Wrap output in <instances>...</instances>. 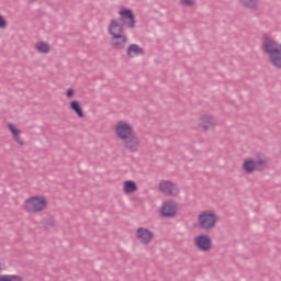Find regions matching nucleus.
Here are the masks:
<instances>
[{
  "label": "nucleus",
  "mask_w": 281,
  "mask_h": 281,
  "mask_svg": "<svg viewBox=\"0 0 281 281\" xmlns=\"http://www.w3.org/2000/svg\"><path fill=\"white\" fill-rule=\"evenodd\" d=\"M115 135L124 144V148L130 153L139 150V137L134 134L133 126L125 121H119L114 127Z\"/></svg>",
  "instance_id": "obj_1"
},
{
  "label": "nucleus",
  "mask_w": 281,
  "mask_h": 281,
  "mask_svg": "<svg viewBox=\"0 0 281 281\" xmlns=\"http://www.w3.org/2000/svg\"><path fill=\"white\" fill-rule=\"evenodd\" d=\"M121 19L120 20H111L110 25L108 27V32L110 36H120L124 32V24L121 23L122 21L125 22L126 26L130 27V30H133L135 27V14L131 9H122L119 12Z\"/></svg>",
  "instance_id": "obj_2"
},
{
  "label": "nucleus",
  "mask_w": 281,
  "mask_h": 281,
  "mask_svg": "<svg viewBox=\"0 0 281 281\" xmlns=\"http://www.w3.org/2000/svg\"><path fill=\"white\" fill-rule=\"evenodd\" d=\"M262 50L268 54L271 65L281 69V44L279 45L273 40H266L262 44Z\"/></svg>",
  "instance_id": "obj_3"
},
{
  "label": "nucleus",
  "mask_w": 281,
  "mask_h": 281,
  "mask_svg": "<svg viewBox=\"0 0 281 281\" xmlns=\"http://www.w3.org/2000/svg\"><path fill=\"white\" fill-rule=\"evenodd\" d=\"M24 210L29 214H38L47 209V199L44 195H33L24 201Z\"/></svg>",
  "instance_id": "obj_4"
},
{
  "label": "nucleus",
  "mask_w": 281,
  "mask_h": 281,
  "mask_svg": "<svg viewBox=\"0 0 281 281\" xmlns=\"http://www.w3.org/2000/svg\"><path fill=\"white\" fill-rule=\"evenodd\" d=\"M216 223H218V217L214 211H203L198 216L199 227L200 229H204V232L214 229L216 227Z\"/></svg>",
  "instance_id": "obj_5"
},
{
  "label": "nucleus",
  "mask_w": 281,
  "mask_h": 281,
  "mask_svg": "<svg viewBox=\"0 0 281 281\" xmlns=\"http://www.w3.org/2000/svg\"><path fill=\"white\" fill-rule=\"evenodd\" d=\"M158 190L165 196H177L179 194V187L172 181L161 180L158 184Z\"/></svg>",
  "instance_id": "obj_6"
},
{
  "label": "nucleus",
  "mask_w": 281,
  "mask_h": 281,
  "mask_svg": "<svg viewBox=\"0 0 281 281\" xmlns=\"http://www.w3.org/2000/svg\"><path fill=\"white\" fill-rule=\"evenodd\" d=\"M135 237L140 245H150L155 238V234L148 228L139 227L136 229Z\"/></svg>",
  "instance_id": "obj_7"
},
{
  "label": "nucleus",
  "mask_w": 281,
  "mask_h": 281,
  "mask_svg": "<svg viewBox=\"0 0 281 281\" xmlns=\"http://www.w3.org/2000/svg\"><path fill=\"white\" fill-rule=\"evenodd\" d=\"M193 243L200 251L207 252L212 249V239L207 235H200L193 239Z\"/></svg>",
  "instance_id": "obj_8"
},
{
  "label": "nucleus",
  "mask_w": 281,
  "mask_h": 281,
  "mask_svg": "<svg viewBox=\"0 0 281 281\" xmlns=\"http://www.w3.org/2000/svg\"><path fill=\"white\" fill-rule=\"evenodd\" d=\"M179 210V205H177V202L175 201H167L161 206V214L165 216V218H172L177 214Z\"/></svg>",
  "instance_id": "obj_9"
},
{
  "label": "nucleus",
  "mask_w": 281,
  "mask_h": 281,
  "mask_svg": "<svg viewBox=\"0 0 281 281\" xmlns=\"http://www.w3.org/2000/svg\"><path fill=\"white\" fill-rule=\"evenodd\" d=\"M126 43H128L126 35H114L110 40L111 47L119 50L125 49Z\"/></svg>",
  "instance_id": "obj_10"
},
{
  "label": "nucleus",
  "mask_w": 281,
  "mask_h": 281,
  "mask_svg": "<svg viewBox=\"0 0 281 281\" xmlns=\"http://www.w3.org/2000/svg\"><path fill=\"white\" fill-rule=\"evenodd\" d=\"M200 126H202L204 131H210V128H214V126H216V119L211 115H203L200 119Z\"/></svg>",
  "instance_id": "obj_11"
},
{
  "label": "nucleus",
  "mask_w": 281,
  "mask_h": 281,
  "mask_svg": "<svg viewBox=\"0 0 281 281\" xmlns=\"http://www.w3.org/2000/svg\"><path fill=\"white\" fill-rule=\"evenodd\" d=\"M128 58H135V56H144V48L139 47L137 44H132L127 47Z\"/></svg>",
  "instance_id": "obj_12"
},
{
  "label": "nucleus",
  "mask_w": 281,
  "mask_h": 281,
  "mask_svg": "<svg viewBox=\"0 0 281 281\" xmlns=\"http://www.w3.org/2000/svg\"><path fill=\"white\" fill-rule=\"evenodd\" d=\"M239 3L241 8H245L246 10H250L251 12H256V10H258L260 0H239Z\"/></svg>",
  "instance_id": "obj_13"
},
{
  "label": "nucleus",
  "mask_w": 281,
  "mask_h": 281,
  "mask_svg": "<svg viewBox=\"0 0 281 281\" xmlns=\"http://www.w3.org/2000/svg\"><path fill=\"white\" fill-rule=\"evenodd\" d=\"M243 170L244 172H247V175H252V172H256V161L252 159H245L243 164Z\"/></svg>",
  "instance_id": "obj_14"
},
{
  "label": "nucleus",
  "mask_w": 281,
  "mask_h": 281,
  "mask_svg": "<svg viewBox=\"0 0 281 281\" xmlns=\"http://www.w3.org/2000/svg\"><path fill=\"white\" fill-rule=\"evenodd\" d=\"M123 190L125 194H133V192L137 191V184L132 180H127L124 182Z\"/></svg>",
  "instance_id": "obj_15"
},
{
  "label": "nucleus",
  "mask_w": 281,
  "mask_h": 281,
  "mask_svg": "<svg viewBox=\"0 0 281 281\" xmlns=\"http://www.w3.org/2000/svg\"><path fill=\"white\" fill-rule=\"evenodd\" d=\"M70 109L71 111H75L78 117H85V112H82V106H80V102L78 101L70 102Z\"/></svg>",
  "instance_id": "obj_16"
},
{
  "label": "nucleus",
  "mask_w": 281,
  "mask_h": 281,
  "mask_svg": "<svg viewBox=\"0 0 281 281\" xmlns=\"http://www.w3.org/2000/svg\"><path fill=\"white\" fill-rule=\"evenodd\" d=\"M35 49H37L40 54H49V44L45 42H37L35 44Z\"/></svg>",
  "instance_id": "obj_17"
},
{
  "label": "nucleus",
  "mask_w": 281,
  "mask_h": 281,
  "mask_svg": "<svg viewBox=\"0 0 281 281\" xmlns=\"http://www.w3.org/2000/svg\"><path fill=\"white\" fill-rule=\"evenodd\" d=\"M0 281H23V279L16 274H0Z\"/></svg>",
  "instance_id": "obj_18"
},
{
  "label": "nucleus",
  "mask_w": 281,
  "mask_h": 281,
  "mask_svg": "<svg viewBox=\"0 0 281 281\" xmlns=\"http://www.w3.org/2000/svg\"><path fill=\"white\" fill-rule=\"evenodd\" d=\"M255 168L256 170H263V168H267V158H260L255 161Z\"/></svg>",
  "instance_id": "obj_19"
},
{
  "label": "nucleus",
  "mask_w": 281,
  "mask_h": 281,
  "mask_svg": "<svg viewBox=\"0 0 281 281\" xmlns=\"http://www.w3.org/2000/svg\"><path fill=\"white\" fill-rule=\"evenodd\" d=\"M8 128L12 133L14 139L19 140V135H21V131H19L16 126H14L12 123L8 124Z\"/></svg>",
  "instance_id": "obj_20"
},
{
  "label": "nucleus",
  "mask_w": 281,
  "mask_h": 281,
  "mask_svg": "<svg viewBox=\"0 0 281 281\" xmlns=\"http://www.w3.org/2000/svg\"><path fill=\"white\" fill-rule=\"evenodd\" d=\"M180 2L182 3V5H187V8H192V5H194V0H180Z\"/></svg>",
  "instance_id": "obj_21"
},
{
  "label": "nucleus",
  "mask_w": 281,
  "mask_h": 281,
  "mask_svg": "<svg viewBox=\"0 0 281 281\" xmlns=\"http://www.w3.org/2000/svg\"><path fill=\"white\" fill-rule=\"evenodd\" d=\"M8 25V23L5 22V19H3L1 15H0V29L1 30H4V27Z\"/></svg>",
  "instance_id": "obj_22"
},
{
  "label": "nucleus",
  "mask_w": 281,
  "mask_h": 281,
  "mask_svg": "<svg viewBox=\"0 0 281 281\" xmlns=\"http://www.w3.org/2000/svg\"><path fill=\"white\" fill-rule=\"evenodd\" d=\"M66 95L67 98H71L74 95V89H68Z\"/></svg>",
  "instance_id": "obj_23"
},
{
  "label": "nucleus",
  "mask_w": 281,
  "mask_h": 281,
  "mask_svg": "<svg viewBox=\"0 0 281 281\" xmlns=\"http://www.w3.org/2000/svg\"><path fill=\"white\" fill-rule=\"evenodd\" d=\"M15 142L18 143V144H20V146H23V140H21V138L18 136V139H15Z\"/></svg>",
  "instance_id": "obj_24"
}]
</instances>
